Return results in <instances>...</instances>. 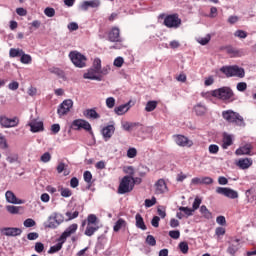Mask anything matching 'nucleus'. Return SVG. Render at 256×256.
<instances>
[{"label": "nucleus", "instance_id": "obj_8", "mask_svg": "<svg viewBox=\"0 0 256 256\" xmlns=\"http://www.w3.org/2000/svg\"><path fill=\"white\" fill-rule=\"evenodd\" d=\"M72 108H73V100L67 99V100H64L58 106L57 113L59 117H63L64 115H67V113H69V111H71Z\"/></svg>", "mask_w": 256, "mask_h": 256}, {"label": "nucleus", "instance_id": "obj_26", "mask_svg": "<svg viewBox=\"0 0 256 256\" xmlns=\"http://www.w3.org/2000/svg\"><path fill=\"white\" fill-rule=\"evenodd\" d=\"M194 111L198 117H203L207 113V106L202 103H198L194 106Z\"/></svg>", "mask_w": 256, "mask_h": 256}, {"label": "nucleus", "instance_id": "obj_21", "mask_svg": "<svg viewBox=\"0 0 256 256\" xmlns=\"http://www.w3.org/2000/svg\"><path fill=\"white\" fill-rule=\"evenodd\" d=\"M29 127L32 133H39V131H43V123L41 121L32 120L29 122Z\"/></svg>", "mask_w": 256, "mask_h": 256}, {"label": "nucleus", "instance_id": "obj_13", "mask_svg": "<svg viewBox=\"0 0 256 256\" xmlns=\"http://www.w3.org/2000/svg\"><path fill=\"white\" fill-rule=\"evenodd\" d=\"M5 198L7 203H11L12 205H23L25 203V200L17 198L15 193L11 190L6 191Z\"/></svg>", "mask_w": 256, "mask_h": 256}, {"label": "nucleus", "instance_id": "obj_25", "mask_svg": "<svg viewBox=\"0 0 256 256\" xmlns=\"http://www.w3.org/2000/svg\"><path fill=\"white\" fill-rule=\"evenodd\" d=\"M237 165L240 169H249L253 165V160L251 158L240 159Z\"/></svg>", "mask_w": 256, "mask_h": 256}, {"label": "nucleus", "instance_id": "obj_62", "mask_svg": "<svg viewBox=\"0 0 256 256\" xmlns=\"http://www.w3.org/2000/svg\"><path fill=\"white\" fill-rule=\"evenodd\" d=\"M60 191H61L62 197H71V195H73V193L69 188H61Z\"/></svg>", "mask_w": 256, "mask_h": 256}, {"label": "nucleus", "instance_id": "obj_23", "mask_svg": "<svg viewBox=\"0 0 256 256\" xmlns=\"http://www.w3.org/2000/svg\"><path fill=\"white\" fill-rule=\"evenodd\" d=\"M83 115L86 119H100L101 117L94 108L85 110Z\"/></svg>", "mask_w": 256, "mask_h": 256}, {"label": "nucleus", "instance_id": "obj_17", "mask_svg": "<svg viewBox=\"0 0 256 256\" xmlns=\"http://www.w3.org/2000/svg\"><path fill=\"white\" fill-rule=\"evenodd\" d=\"M154 187L156 195H163V193L167 192V183H165L164 179H159Z\"/></svg>", "mask_w": 256, "mask_h": 256}, {"label": "nucleus", "instance_id": "obj_32", "mask_svg": "<svg viewBox=\"0 0 256 256\" xmlns=\"http://www.w3.org/2000/svg\"><path fill=\"white\" fill-rule=\"evenodd\" d=\"M116 115H125L129 111V104H123L114 109Z\"/></svg>", "mask_w": 256, "mask_h": 256}, {"label": "nucleus", "instance_id": "obj_30", "mask_svg": "<svg viewBox=\"0 0 256 256\" xmlns=\"http://www.w3.org/2000/svg\"><path fill=\"white\" fill-rule=\"evenodd\" d=\"M57 170V173H63L64 171V175L65 177H67V175H69L70 171H69V165L63 163V162H60L56 168Z\"/></svg>", "mask_w": 256, "mask_h": 256}, {"label": "nucleus", "instance_id": "obj_50", "mask_svg": "<svg viewBox=\"0 0 256 256\" xmlns=\"http://www.w3.org/2000/svg\"><path fill=\"white\" fill-rule=\"evenodd\" d=\"M92 69L98 71V73L99 71H101V59L99 58L94 59Z\"/></svg>", "mask_w": 256, "mask_h": 256}, {"label": "nucleus", "instance_id": "obj_14", "mask_svg": "<svg viewBox=\"0 0 256 256\" xmlns=\"http://www.w3.org/2000/svg\"><path fill=\"white\" fill-rule=\"evenodd\" d=\"M101 6V0H90V1H84L82 2V4L80 5V9L82 11H88L89 7H91L92 9H97V7Z\"/></svg>", "mask_w": 256, "mask_h": 256}, {"label": "nucleus", "instance_id": "obj_5", "mask_svg": "<svg viewBox=\"0 0 256 256\" xmlns=\"http://www.w3.org/2000/svg\"><path fill=\"white\" fill-rule=\"evenodd\" d=\"M69 57L75 67H78L79 69L86 67L87 57H85V55L81 54L79 51H71L69 53Z\"/></svg>", "mask_w": 256, "mask_h": 256}, {"label": "nucleus", "instance_id": "obj_16", "mask_svg": "<svg viewBox=\"0 0 256 256\" xmlns=\"http://www.w3.org/2000/svg\"><path fill=\"white\" fill-rule=\"evenodd\" d=\"M114 133H115V126L113 124L105 126L101 131L104 141H109V139L113 137Z\"/></svg>", "mask_w": 256, "mask_h": 256}, {"label": "nucleus", "instance_id": "obj_37", "mask_svg": "<svg viewBox=\"0 0 256 256\" xmlns=\"http://www.w3.org/2000/svg\"><path fill=\"white\" fill-rule=\"evenodd\" d=\"M157 109V101H148L145 107V111L151 113V111H155Z\"/></svg>", "mask_w": 256, "mask_h": 256}, {"label": "nucleus", "instance_id": "obj_43", "mask_svg": "<svg viewBox=\"0 0 256 256\" xmlns=\"http://www.w3.org/2000/svg\"><path fill=\"white\" fill-rule=\"evenodd\" d=\"M123 172L126 173L128 177H133V175H135V168H133V166H125Z\"/></svg>", "mask_w": 256, "mask_h": 256}, {"label": "nucleus", "instance_id": "obj_39", "mask_svg": "<svg viewBox=\"0 0 256 256\" xmlns=\"http://www.w3.org/2000/svg\"><path fill=\"white\" fill-rule=\"evenodd\" d=\"M109 73H111L110 65H106L103 68H100L99 75H101V81L103 80V77H105V75H109Z\"/></svg>", "mask_w": 256, "mask_h": 256}, {"label": "nucleus", "instance_id": "obj_44", "mask_svg": "<svg viewBox=\"0 0 256 256\" xmlns=\"http://www.w3.org/2000/svg\"><path fill=\"white\" fill-rule=\"evenodd\" d=\"M179 211H182L183 213H185V215H187V217H191L193 215V213H195L193 208L183 207V206H181L179 208Z\"/></svg>", "mask_w": 256, "mask_h": 256}, {"label": "nucleus", "instance_id": "obj_34", "mask_svg": "<svg viewBox=\"0 0 256 256\" xmlns=\"http://www.w3.org/2000/svg\"><path fill=\"white\" fill-rule=\"evenodd\" d=\"M60 242H58L56 245L51 246L50 249L48 250L49 254H53V253H57L58 251H61V249H63V240H59Z\"/></svg>", "mask_w": 256, "mask_h": 256}, {"label": "nucleus", "instance_id": "obj_54", "mask_svg": "<svg viewBox=\"0 0 256 256\" xmlns=\"http://www.w3.org/2000/svg\"><path fill=\"white\" fill-rule=\"evenodd\" d=\"M24 227H35V225H37V223L35 222V220H33L32 218H28L23 222Z\"/></svg>", "mask_w": 256, "mask_h": 256}, {"label": "nucleus", "instance_id": "obj_61", "mask_svg": "<svg viewBox=\"0 0 256 256\" xmlns=\"http://www.w3.org/2000/svg\"><path fill=\"white\" fill-rule=\"evenodd\" d=\"M66 217H68V221H71L73 219H77V217H79V211H75L73 213L66 212Z\"/></svg>", "mask_w": 256, "mask_h": 256}, {"label": "nucleus", "instance_id": "obj_19", "mask_svg": "<svg viewBox=\"0 0 256 256\" xmlns=\"http://www.w3.org/2000/svg\"><path fill=\"white\" fill-rule=\"evenodd\" d=\"M2 233L6 237H17L23 233V230L21 228H4L2 229Z\"/></svg>", "mask_w": 256, "mask_h": 256}, {"label": "nucleus", "instance_id": "obj_60", "mask_svg": "<svg viewBox=\"0 0 256 256\" xmlns=\"http://www.w3.org/2000/svg\"><path fill=\"white\" fill-rule=\"evenodd\" d=\"M155 203H157V198H155V197H152V199H146L145 207H147V208L153 207V205H155Z\"/></svg>", "mask_w": 256, "mask_h": 256}, {"label": "nucleus", "instance_id": "obj_15", "mask_svg": "<svg viewBox=\"0 0 256 256\" xmlns=\"http://www.w3.org/2000/svg\"><path fill=\"white\" fill-rule=\"evenodd\" d=\"M78 225L77 224H71L60 236L59 241L65 242L67 241V237H71V235H73L77 229H78Z\"/></svg>", "mask_w": 256, "mask_h": 256}, {"label": "nucleus", "instance_id": "obj_31", "mask_svg": "<svg viewBox=\"0 0 256 256\" xmlns=\"http://www.w3.org/2000/svg\"><path fill=\"white\" fill-rule=\"evenodd\" d=\"M245 195H246L249 203H253V201H256V190H255V188L248 189L245 192Z\"/></svg>", "mask_w": 256, "mask_h": 256}, {"label": "nucleus", "instance_id": "obj_51", "mask_svg": "<svg viewBox=\"0 0 256 256\" xmlns=\"http://www.w3.org/2000/svg\"><path fill=\"white\" fill-rule=\"evenodd\" d=\"M127 157L129 159H135V157H137V149L136 148H129L127 150Z\"/></svg>", "mask_w": 256, "mask_h": 256}, {"label": "nucleus", "instance_id": "obj_3", "mask_svg": "<svg viewBox=\"0 0 256 256\" xmlns=\"http://www.w3.org/2000/svg\"><path fill=\"white\" fill-rule=\"evenodd\" d=\"M135 187V178L132 176H124L119 184V195H125V193H131V190Z\"/></svg>", "mask_w": 256, "mask_h": 256}, {"label": "nucleus", "instance_id": "obj_57", "mask_svg": "<svg viewBox=\"0 0 256 256\" xmlns=\"http://www.w3.org/2000/svg\"><path fill=\"white\" fill-rule=\"evenodd\" d=\"M123 63H125V60L123 57L119 56L115 58L113 65L114 67H123Z\"/></svg>", "mask_w": 256, "mask_h": 256}, {"label": "nucleus", "instance_id": "obj_56", "mask_svg": "<svg viewBox=\"0 0 256 256\" xmlns=\"http://www.w3.org/2000/svg\"><path fill=\"white\" fill-rule=\"evenodd\" d=\"M168 235L171 239H179V237H181V232L179 230H171Z\"/></svg>", "mask_w": 256, "mask_h": 256}, {"label": "nucleus", "instance_id": "obj_6", "mask_svg": "<svg viewBox=\"0 0 256 256\" xmlns=\"http://www.w3.org/2000/svg\"><path fill=\"white\" fill-rule=\"evenodd\" d=\"M181 18H179V14H170L165 17L164 25L168 27V29H179L181 27Z\"/></svg>", "mask_w": 256, "mask_h": 256}, {"label": "nucleus", "instance_id": "obj_53", "mask_svg": "<svg viewBox=\"0 0 256 256\" xmlns=\"http://www.w3.org/2000/svg\"><path fill=\"white\" fill-rule=\"evenodd\" d=\"M44 15H46V17H55V8H51V7L45 8Z\"/></svg>", "mask_w": 256, "mask_h": 256}, {"label": "nucleus", "instance_id": "obj_41", "mask_svg": "<svg viewBox=\"0 0 256 256\" xmlns=\"http://www.w3.org/2000/svg\"><path fill=\"white\" fill-rule=\"evenodd\" d=\"M6 210L8 211V213H11L12 215H17V213L21 211V206L9 205L6 207Z\"/></svg>", "mask_w": 256, "mask_h": 256}, {"label": "nucleus", "instance_id": "obj_63", "mask_svg": "<svg viewBox=\"0 0 256 256\" xmlns=\"http://www.w3.org/2000/svg\"><path fill=\"white\" fill-rule=\"evenodd\" d=\"M8 89H10V91H17V89H19V82L17 81H13L8 85Z\"/></svg>", "mask_w": 256, "mask_h": 256}, {"label": "nucleus", "instance_id": "obj_46", "mask_svg": "<svg viewBox=\"0 0 256 256\" xmlns=\"http://www.w3.org/2000/svg\"><path fill=\"white\" fill-rule=\"evenodd\" d=\"M179 249L181 251V253H183L184 255L189 253V244H187V242H181L179 244Z\"/></svg>", "mask_w": 256, "mask_h": 256}, {"label": "nucleus", "instance_id": "obj_27", "mask_svg": "<svg viewBox=\"0 0 256 256\" xmlns=\"http://www.w3.org/2000/svg\"><path fill=\"white\" fill-rule=\"evenodd\" d=\"M135 219H136V227L138 229H142V231H146L147 226L145 225V221L143 220V216H141V214H136Z\"/></svg>", "mask_w": 256, "mask_h": 256}, {"label": "nucleus", "instance_id": "obj_11", "mask_svg": "<svg viewBox=\"0 0 256 256\" xmlns=\"http://www.w3.org/2000/svg\"><path fill=\"white\" fill-rule=\"evenodd\" d=\"M0 125L5 129H9L11 127H17L19 125V118H7L6 116H0Z\"/></svg>", "mask_w": 256, "mask_h": 256}, {"label": "nucleus", "instance_id": "obj_12", "mask_svg": "<svg viewBox=\"0 0 256 256\" xmlns=\"http://www.w3.org/2000/svg\"><path fill=\"white\" fill-rule=\"evenodd\" d=\"M173 139L179 147H193V141L189 140V138L184 135H174Z\"/></svg>", "mask_w": 256, "mask_h": 256}, {"label": "nucleus", "instance_id": "obj_33", "mask_svg": "<svg viewBox=\"0 0 256 256\" xmlns=\"http://www.w3.org/2000/svg\"><path fill=\"white\" fill-rule=\"evenodd\" d=\"M49 73H52L53 75H57L60 79L65 78V72L57 67H52L48 69Z\"/></svg>", "mask_w": 256, "mask_h": 256}, {"label": "nucleus", "instance_id": "obj_42", "mask_svg": "<svg viewBox=\"0 0 256 256\" xmlns=\"http://www.w3.org/2000/svg\"><path fill=\"white\" fill-rule=\"evenodd\" d=\"M211 41V35L208 34L205 37H199L197 38V42L200 43V45H207Z\"/></svg>", "mask_w": 256, "mask_h": 256}, {"label": "nucleus", "instance_id": "obj_45", "mask_svg": "<svg viewBox=\"0 0 256 256\" xmlns=\"http://www.w3.org/2000/svg\"><path fill=\"white\" fill-rule=\"evenodd\" d=\"M87 225H97V216L95 214L88 215Z\"/></svg>", "mask_w": 256, "mask_h": 256}, {"label": "nucleus", "instance_id": "obj_24", "mask_svg": "<svg viewBox=\"0 0 256 256\" xmlns=\"http://www.w3.org/2000/svg\"><path fill=\"white\" fill-rule=\"evenodd\" d=\"M96 231H99L98 225L87 224L84 235H86V237H93V235H95Z\"/></svg>", "mask_w": 256, "mask_h": 256}, {"label": "nucleus", "instance_id": "obj_4", "mask_svg": "<svg viewBox=\"0 0 256 256\" xmlns=\"http://www.w3.org/2000/svg\"><path fill=\"white\" fill-rule=\"evenodd\" d=\"M220 71L226 75V77H239L243 79L245 77V69L234 65V66H223Z\"/></svg>", "mask_w": 256, "mask_h": 256}, {"label": "nucleus", "instance_id": "obj_64", "mask_svg": "<svg viewBox=\"0 0 256 256\" xmlns=\"http://www.w3.org/2000/svg\"><path fill=\"white\" fill-rule=\"evenodd\" d=\"M91 179H93V174H91L89 171L84 172V181L86 183H91Z\"/></svg>", "mask_w": 256, "mask_h": 256}, {"label": "nucleus", "instance_id": "obj_58", "mask_svg": "<svg viewBox=\"0 0 256 256\" xmlns=\"http://www.w3.org/2000/svg\"><path fill=\"white\" fill-rule=\"evenodd\" d=\"M40 161H42V163H49V161H51V154L49 152L44 153L40 157Z\"/></svg>", "mask_w": 256, "mask_h": 256}, {"label": "nucleus", "instance_id": "obj_1", "mask_svg": "<svg viewBox=\"0 0 256 256\" xmlns=\"http://www.w3.org/2000/svg\"><path fill=\"white\" fill-rule=\"evenodd\" d=\"M212 97L228 103L235 101V93L227 86L212 90Z\"/></svg>", "mask_w": 256, "mask_h": 256}, {"label": "nucleus", "instance_id": "obj_22", "mask_svg": "<svg viewBox=\"0 0 256 256\" xmlns=\"http://www.w3.org/2000/svg\"><path fill=\"white\" fill-rule=\"evenodd\" d=\"M119 34V28H112L108 35L109 41H111L112 43L121 41V36H119Z\"/></svg>", "mask_w": 256, "mask_h": 256}, {"label": "nucleus", "instance_id": "obj_10", "mask_svg": "<svg viewBox=\"0 0 256 256\" xmlns=\"http://www.w3.org/2000/svg\"><path fill=\"white\" fill-rule=\"evenodd\" d=\"M71 127L75 131H80V129H84V131H91V124L84 119H76L72 122Z\"/></svg>", "mask_w": 256, "mask_h": 256}, {"label": "nucleus", "instance_id": "obj_2", "mask_svg": "<svg viewBox=\"0 0 256 256\" xmlns=\"http://www.w3.org/2000/svg\"><path fill=\"white\" fill-rule=\"evenodd\" d=\"M222 117L225 121L233 123L234 125H237V127H245V120L243 119V116H240L239 113L233 110L223 111Z\"/></svg>", "mask_w": 256, "mask_h": 256}, {"label": "nucleus", "instance_id": "obj_48", "mask_svg": "<svg viewBox=\"0 0 256 256\" xmlns=\"http://www.w3.org/2000/svg\"><path fill=\"white\" fill-rule=\"evenodd\" d=\"M146 243L151 247H155L157 245V240H155V237L153 235H148L146 238Z\"/></svg>", "mask_w": 256, "mask_h": 256}, {"label": "nucleus", "instance_id": "obj_47", "mask_svg": "<svg viewBox=\"0 0 256 256\" xmlns=\"http://www.w3.org/2000/svg\"><path fill=\"white\" fill-rule=\"evenodd\" d=\"M6 161H8V163H17L19 161V155L17 154H10L7 156Z\"/></svg>", "mask_w": 256, "mask_h": 256}, {"label": "nucleus", "instance_id": "obj_36", "mask_svg": "<svg viewBox=\"0 0 256 256\" xmlns=\"http://www.w3.org/2000/svg\"><path fill=\"white\" fill-rule=\"evenodd\" d=\"M20 61H21V63H23L24 65H29V63H31V61H32L31 55L25 54V51L22 52V54H21V56H20Z\"/></svg>", "mask_w": 256, "mask_h": 256}, {"label": "nucleus", "instance_id": "obj_49", "mask_svg": "<svg viewBox=\"0 0 256 256\" xmlns=\"http://www.w3.org/2000/svg\"><path fill=\"white\" fill-rule=\"evenodd\" d=\"M201 203H202L201 198L196 197L192 204V211H197V209H199V207H201Z\"/></svg>", "mask_w": 256, "mask_h": 256}, {"label": "nucleus", "instance_id": "obj_28", "mask_svg": "<svg viewBox=\"0 0 256 256\" xmlns=\"http://www.w3.org/2000/svg\"><path fill=\"white\" fill-rule=\"evenodd\" d=\"M251 145L250 144H246L240 148H238L235 153L236 155H249L251 153Z\"/></svg>", "mask_w": 256, "mask_h": 256}, {"label": "nucleus", "instance_id": "obj_18", "mask_svg": "<svg viewBox=\"0 0 256 256\" xmlns=\"http://www.w3.org/2000/svg\"><path fill=\"white\" fill-rule=\"evenodd\" d=\"M83 77L84 79H90L91 81H101V75L93 68H90L86 73H84Z\"/></svg>", "mask_w": 256, "mask_h": 256}, {"label": "nucleus", "instance_id": "obj_40", "mask_svg": "<svg viewBox=\"0 0 256 256\" xmlns=\"http://www.w3.org/2000/svg\"><path fill=\"white\" fill-rule=\"evenodd\" d=\"M23 50L21 49H15V48H11L10 51H9V55L10 57L12 58H15V57H21V55H23Z\"/></svg>", "mask_w": 256, "mask_h": 256}, {"label": "nucleus", "instance_id": "obj_35", "mask_svg": "<svg viewBox=\"0 0 256 256\" xmlns=\"http://www.w3.org/2000/svg\"><path fill=\"white\" fill-rule=\"evenodd\" d=\"M127 222L123 220L122 218L118 219L117 222L115 223L113 229L117 233L118 231H121L123 227H126Z\"/></svg>", "mask_w": 256, "mask_h": 256}, {"label": "nucleus", "instance_id": "obj_9", "mask_svg": "<svg viewBox=\"0 0 256 256\" xmlns=\"http://www.w3.org/2000/svg\"><path fill=\"white\" fill-rule=\"evenodd\" d=\"M216 193H218V195H224V197H228V199L239 198V193L231 188L217 187Z\"/></svg>", "mask_w": 256, "mask_h": 256}, {"label": "nucleus", "instance_id": "obj_38", "mask_svg": "<svg viewBox=\"0 0 256 256\" xmlns=\"http://www.w3.org/2000/svg\"><path fill=\"white\" fill-rule=\"evenodd\" d=\"M233 145V139L231 138V135H225L224 141H223V149H227V147H231Z\"/></svg>", "mask_w": 256, "mask_h": 256}, {"label": "nucleus", "instance_id": "obj_59", "mask_svg": "<svg viewBox=\"0 0 256 256\" xmlns=\"http://www.w3.org/2000/svg\"><path fill=\"white\" fill-rule=\"evenodd\" d=\"M106 106L108 109H113L115 107V98L109 97L106 99Z\"/></svg>", "mask_w": 256, "mask_h": 256}, {"label": "nucleus", "instance_id": "obj_7", "mask_svg": "<svg viewBox=\"0 0 256 256\" xmlns=\"http://www.w3.org/2000/svg\"><path fill=\"white\" fill-rule=\"evenodd\" d=\"M64 221L65 217H63V214L53 213L48 217V224L45 227H48V229H57Z\"/></svg>", "mask_w": 256, "mask_h": 256}, {"label": "nucleus", "instance_id": "obj_20", "mask_svg": "<svg viewBox=\"0 0 256 256\" xmlns=\"http://www.w3.org/2000/svg\"><path fill=\"white\" fill-rule=\"evenodd\" d=\"M239 251V239L232 240L227 248L229 255L235 256V253Z\"/></svg>", "mask_w": 256, "mask_h": 256}, {"label": "nucleus", "instance_id": "obj_29", "mask_svg": "<svg viewBox=\"0 0 256 256\" xmlns=\"http://www.w3.org/2000/svg\"><path fill=\"white\" fill-rule=\"evenodd\" d=\"M200 213L204 219H213V213H211V211H209V209L205 205H202L200 207Z\"/></svg>", "mask_w": 256, "mask_h": 256}, {"label": "nucleus", "instance_id": "obj_55", "mask_svg": "<svg viewBox=\"0 0 256 256\" xmlns=\"http://www.w3.org/2000/svg\"><path fill=\"white\" fill-rule=\"evenodd\" d=\"M234 37H238V39H247V32L243 30H237L234 33Z\"/></svg>", "mask_w": 256, "mask_h": 256}, {"label": "nucleus", "instance_id": "obj_52", "mask_svg": "<svg viewBox=\"0 0 256 256\" xmlns=\"http://www.w3.org/2000/svg\"><path fill=\"white\" fill-rule=\"evenodd\" d=\"M226 52L228 55H232V57H237V55H239V51L231 46L226 47Z\"/></svg>", "mask_w": 256, "mask_h": 256}]
</instances>
